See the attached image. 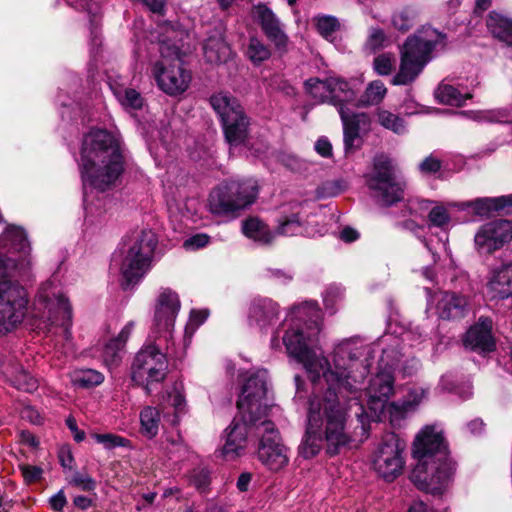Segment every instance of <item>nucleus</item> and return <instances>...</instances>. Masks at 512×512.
<instances>
[{
  "instance_id": "59",
  "label": "nucleus",
  "mask_w": 512,
  "mask_h": 512,
  "mask_svg": "<svg viewBox=\"0 0 512 512\" xmlns=\"http://www.w3.org/2000/svg\"><path fill=\"white\" fill-rule=\"evenodd\" d=\"M359 131L360 130H344V144L346 150L356 149L361 146L362 139Z\"/></svg>"
},
{
  "instance_id": "49",
  "label": "nucleus",
  "mask_w": 512,
  "mask_h": 512,
  "mask_svg": "<svg viewBox=\"0 0 512 512\" xmlns=\"http://www.w3.org/2000/svg\"><path fill=\"white\" fill-rule=\"evenodd\" d=\"M396 64L395 57L390 54H381L374 59V70L381 76L389 75Z\"/></svg>"
},
{
  "instance_id": "19",
  "label": "nucleus",
  "mask_w": 512,
  "mask_h": 512,
  "mask_svg": "<svg viewBox=\"0 0 512 512\" xmlns=\"http://www.w3.org/2000/svg\"><path fill=\"white\" fill-rule=\"evenodd\" d=\"M31 247L23 229L15 226L8 227L0 236V252L3 259L16 260L13 269L25 270L31 266L29 258Z\"/></svg>"
},
{
  "instance_id": "5",
  "label": "nucleus",
  "mask_w": 512,
  "mask_h": 512,
  "mask_svg": "<svg viewBox=\"0 0 512 512\" xmlns=\"http://www.w3.org/2000/svg\"><path fill=\"white\" fill-rule=\"evenodd\" d=\"M319 332V310L314 309L313 316L309 322L305 323V325H302L300 322H294L286 330L283 336V343L288 354L304 365L312 382H316L322 375L330 387L334 384H339L347 389H352V384L349 381L341 382V377L338 373L325 372L328 360L313 347L314 339Z\"/></svg>"
},
{
  "instance_id": "18",
  "label": "nucleus",
  "mask_w": 512,
  "mask_h": 512,
  "mask_svg": "<svg viewBox=\"0 0 512 512\" xmlns=\"http://www.w3.org/2000/svg\"><path fill=\"white\" fill-rule=\"evenodd\" d=\"M512 240V222L505 219L490 221L482 225L474 237L480 253L491 254Z\"/></svg>"
},
{
  "instance_id": "26",
  "label": "nucleus",
  "mask_w": 512,
  "mask_h": 512,
  "mask_svg": "<svg viewBox=\"0 0 512 512\" xmlns=\"http://www.w3.org/2000/svg\"><path fill=\"white\" fill-rule=\"evenodd\" d=\"M487 288L492 298L507 299L512 296V261L494 269Z\"/></svg>"
},
{
  "instance_id": "53",
  "label": "nucleus",
  "mask_w": 512,
  "mask_h": 512,
  "mask_svg": "<svg viewBox=\"0 0 512 512\" xmlns=\"http://www.w3.org/2000/svg\"><path fill=\"white\" fill-rule=\"evenodd\" d=\"M428 391L422 387H415L408 391L403 400L406 406L413 411L427 397Z\"/></svg>"
},
{
  "instance_id": "3",
  "label": "nucleus",
  "mask_w": 512,
  "mask_h": 512,
  "mask_svg": "<svg viewBox=\"0 0 512 512\" xmlns=\"http://www.w3.org/2000/svg\"><path fill=\"white\" fill-rule=\"evenodd\" d=\"M124 171L120 139L110 130H90L81 148V174L84 183L105 191Z\"/></svg>"
},
{
  "instance_id": "42",
  "label": "nucleus",
  "mask_w": 512,
  "mask_h": 512,
  "mask_svg": "<svg viewBox=\"0 0 512 512\" xmlns=\"http://www.w3.org/2000/svg\"><path fill=\"white\" fill-rule=\"evenodd\" d=\"M12 384L19 390L25 392H33L38 388V381L31 376L26 370L20 367L14 374L11 375Z\"/></svg>"
},
{
  "instance_id": "9",
  "label": "nucleus",
  "mask_w": 512,
  "mask_h": 512,
  "mask_svg": "<svg viewBox=\"0 0 512 512\" xmlns=\"http://www.w3.org/2000/svg\"><path fill=\"white\" fill-rule=\"evenodd\" d=\"M168 362L160 348L151 344L141 349L135 356L131 367L133 382L150 394L154 384L161 383L167 375Z\"/></svg>"
},
{
  "instance_id": "24",
  "label": "nucleus",
  "mask_w": 512,
  "mask_h": 512,
  "mask_svg": "<svg viewBox=\"0 0 512 512\" xmlns=\"http://www.w3.org/2000/svg\"><path fill=\"white\" fill-rule=\"evenodd\" d=\"M279 316V307L269 298H256L249 307L248 321L251 326L265 329L276 323Z\"/></svg>"
},
{
  "instance_id": "10",
  "label": "nucleus",
  "mask_w": 512,
  "mask_h": 512,
  "mask_svg": "<svg viewBox=\"0 0 512 512\" xmlns=\"http://www.w3.org/2000/svg\"><path fill=\"white\" fill-rule=\"evenodd\" d=\"M266 370H259L251 374L243 385L241 395L237 401L240 417L248 423H256L267 419L268 405L265 401L268 387Z\"/></svg>"
},
{
  "instance_id": "27",
  "label": "nucleus",
  "mask_w": 512,
  "mask_h": 512,
  "mask_svg": "<svg viewBox=\"0 0 512 512\" xmlns=\"http://www.w3.org/2000/svg\"><path fill=\"white\" fill-rule=\"evenodd\" d=\"M437 313L442 319H460L467 313V300L463 296L446 292L438 300Z\"/></svg>"
},
{
  "instance_id": "22",
  "label": "nucleus",
  "mask_w": 512,
  "mask_h": 512,
  "mask_svg": "<svg viewBox=\"0 0 512 512\" xmlns=\"http://www.w3.org/2000/svg\"><path fill=\"white\" fill-rule=\"evenodd\" d=\"M248 434L254 435V425L242 417L240 420L235 418L224 432L225 442L219 450L220 455L229 461L240 457L245 450Z\"/></svg>"
},
{
  "instance_id": "35",
  "label": "nucleus",
  "mask_w": 512,
  "mask_h": 512,
  "mask_svg": "<svg viewBox=\"0 0 512 512\" xmlns=\"http://www.w3.org/2000/svg\"><path fill=\"white\" fill-rule=\"evenodd\" d=\"M141 433L148 439L155 437L159 430L160 412L157 408L147 406L140 413Z\"/></svg>"
},
{
  "instance_id": "55",
  "label": "nucleus",
  "mask_w": 512,
  "mask_h": 512,
  "mask_svg": "<svg viewBox=\"0 0 512 512\" xmlns=\"http://www.w3.org/2000/svg\"><path fill=\"white\" fill-rule=\"evenodd\" d=\"M401 227L407 231H410L412 232L413 234H415L420 240L421 242L425 245V247L428 249L429 252L432 253L433 255V259L434 261H436V253L432 250L429 242L427 241L426 238L424 237H420L419 233L421 231L424 230V226L422 225H419L418 223H416L414 220H411V219H408V220H405L401 223Z\"/></svg>"
},
{
  "instance_id": "48",
  "label": "nucleus",
  "mask_w": 512,
  "mask_h": 512,
  "mask_svg": "<svg viewBox=\"0 0 512 512\" xmlns=\"http://www.w3.org/2000/svg\"><path fill=\"white\" fill-rule=\"evenodd\" d=\"M68 483L74 487H77L83 491L91 492L96 488V481L88 473L75 471Z\"/></svg>"
},
{
  "instance_id": "7",
  "label": "nucleus",
  "mask_w": 512,
  "mask_h": 512,
  "mask_svg": "<svg viewBox=\"0 0 512 512\" xmlns=\"http://www.w3.org/2000/svg\"><path fill=\"white\" fill-rule=\"evenodd\" d=\"M257 195L258 185L253 179L226 181L211 191L208 209L216 216L235 217L252 205Z\"/></svg>"
},
{
  "instance_id": "44",
  "label": "nucleus",
  "mask_w": 512,
  "mask_h": 512,
  "mask_svg": "<svg viewBox=\"0 0 512 512\" xmlns=\"http://www.w3.org/2000/svg\"><path fill=\"white\" fill-rule=\"evenodd\" d=\"M415 16V12L411 9L399 10L392 16V25L399 31L406 32L414 25Z\"/></svg>"
},
{
  "instance_id": "63",
  "label": "nucleus",
  "mask_w": 512,
  "mask_h": 512,
  "mask_svg": "<svg viewBox=\"0 0 512 512\" xmlns=\"http://www.w3.org/2000/svg\"><path fill=\"white\" fill-rule=\"evenodd\" d=\"M66 425L73 432V437L76 442H81L85 439V432L78 429L76 420L73 417L66 419Z\"/></svg>"
},
{
  "instance_id": "51",
  "label": "nucleus",
  "mask_w": 512,
  "mask_h": 512,
  "mask_svg": "<svg viewBox=\"0 0 512 512\" xmlns=\"http://www.w3.org/2000/svg\"><path fill=\"white\" fill-rule=\"evenodd\" d=\"M377 122L383 128H398L403 125V119L388 110H379L377 113Z\"/></svg>"
},
{
  "instance_id": "50",
  "label": "nucleus",
  "mask_w": 512,
  "mask_h": 512,
  "mask_svg": "<svg viewBox=\"0 0 512 512\" xmlns=\"http://www.w3.org/2000/svg\"><path fill=\"white\" fill-rule=\"evenodd\" d=\"M225 139L228 144L232 147H238L244 145L252 148L250 140L248 138L247 130H224Z\"/></svg>"
},
{
  "instance_id": "6",
  "label": "nucleus",
  "mask_w": 512,
  "mask_h": 512,
  "mask_svg": "<svg viewBox=\"0 0 512 512\" xmlns=\"http://www.w3.org/2000/svg\"><path fill=\"white\" fill-rule=\"evenodd\" d=\"M443 35L431 27H423L409 37L401 49L399 71L392 79L393 85L413 82L430 60V53L442 42Z\"/></svg>"
},
{
  "instance_id": "13",
  "label": "nucleus",
  "mask_w": 512,
  "mask_h": 512,
  "mask_svg": "<svg viewBox=\"0 0 512 512\" xmlns=\"http://www.w3.org/2000/svg\"><path fill=\"white\" fill-rule=\"evenodd\" d=\"M254 436L259 438L257 456L271 471H279L288 464L287 448L282 444L275 424L264 419L253 424Z\"/></svg>"
},
{
  "instance_id": "43",
  "label": "nucleus",
  "mask_w": 512,
  "mask_h": 512,
  "mask_svg": "<svg viewBox=\"0 0 512 512\" xmlns=\"http://www.w3.org/2000/svg\"><path fill=\"white\" fill-rule=\"evenodd\" d=\"M450 214L442 205L432 207L428 213V221L430 227L445 229L450 223Z\"/></svg>"
},
{
  "instance_id": "14",
  "label": "nucleus",
  "mask_w": 512,
  "mask_h": 512,
  "mask_svg": "<svg viewBox=\"0 0 512 512\" xmlns=\"http://www.w3.org/2000/svg\"><path fill=\"white\" fill-rule=\"evenodd\" d=\"M329 83L331 84V103L338 109L343 128H362L370 125V116L354 109L353 102L356 99L354 85L335 77H330Z\"/></svg>"
},
{
  "instance_id": "34",
  "label": "nucleus",
  "mask_w": 512,
  "mask_h": 512,
  "mask_svg": "<svg viewBox=\"0 0 512 512\" xmlns=\"http://www.w3.org/2000/svg\"><path fill=\"white\" fill-rule=\"evenodd\" d=\"M435 96L443 104L457 106L471 98L469 92H462L459 88L448 83H441L435 91Z\"/></svg>"
},
{
  "instance_id": "57",
  "label": "nucleus",
  "mask_w": 512,
  "mask_h": 512,
  "mask_svg": "<svg viewBox=\"0 0 512 512\" xmlns=\"http://www.w3.org/2000/svg\"><path fill=\"white\" fill-rule=\"evenodd\" d=\"M170 404L173 406L175 416L185 412L186 400L185 396L177 387H174L173 391L169 394Z\"/></svg>"
},
{
  "instance_id": "20",
  "label": "nucleus",
  "mask_w": 512,
  "mask_h": 512,
  "mask_svg": "<svg viewBox=\"0 0 512 512\" xmlns=\"http://www.w3.org/2000/svg\"><path fill=\"white\" fill-rule=\"evenodd\" d=\"M210 104L219 116L222 128H247L250 119L236 98L218 92L210 97Z\"/></svg>"
},
{
  "instance_id": "36",
  "label": "nucleus",
  "mask_w": 512,
  "mask_h": 512,
  "mask_svg": "<svg viewBox=\"0 0 512 512\" xmlns=\"http://www.w3.org/2000/svg\"><path fill=\"white\" fill-rule=\"evenodd\" d=\"M387 94V88L380 80L372 81L364 93L357 100V106H371L379 104Z\"/></svg>"
},
{
  "instance_id": "32",
  "label": "nucleus",
  "mask_w": 512,
  "mask_h": 512,
  "mask_svg": "<svg viewBox=\"0 0 512 512\" xmlns=\"http://www.w3.org/2000/svg\"><path fill=\"white\" fill-rule=\"evenodd\" d=\"M110 87L116 99L125 110H140L144 107L145 99L136 89L118 84H110Z\"/></svg>"
},
{
  "instance_id": "15",
  "label": "nucleus",
  "mask_w": 512,
  "mask_h": 512,
  "mask_svg": "<svg viewBox=\"0 0 512 512\" xmlns=\"http://www.w3.org/2000/svg\"><path fill=\"white\" fill-rule=\"evenodd\" d=\"M404 448V442L394 433L388 434L379 444L372 465L375 472L384 480L393 481L402 473Z\"/></svg>"
},
{
  "instance_id": "64",
  "label": "nucleus",
  "mask_w": 512,
  "mask_h": 512,
  "mask_svg": "<svg viewBox=\"0 0 512 512\" xmlns=\"http://www.w3.org/2000/svg\"><path fill=\"white\" fill-rule=\"evenodd\" d=\"M315 150L323 157H328L332 153V146L327 139H319L315 144Z\"/></svg>"
},
{
  "instance_id": "62",
  "label": "nucleus",
  "mask_w": 512,
  "mask_h": 512,
  "mask_svg": "<svg viewBox=\"0 0 512 512\" xmlns=\"http://www.w3.org/2000/svg\"><path fill=\"white\" fill-rule=\"evenodd\" d=\"M51 508L56 512H62L67 504V498L63 490H59L49 499Z\"/></svg>"
},
{
  "instance_id": "56",
  "label": "nucleus",
  "mask_w": 512,
  "mask_h": 512,
  "mask_svg": "<svg viewBox=\"0 0 512 512\" xmlns=\"http://www.w3.org/2000/svg\"><path fill=\"white\" fill-rule=\"evenodd\" d=\"M193 485L199 490H205L210 484V472L206 468L193 471L191 476Z\"/></svg>"
},
{
  "instance_id": "45",
  "label": "nucleus",
  "mask_w": 512,
  "mask_h": 512,
  "mask_svg": "<svg viewBox=\"0 0 512 512\" xmlns=\"http://www.w3.org/2000/svg\"><path fill=\"white\" fill-rule=\"evenodd\" d=\"M92 437L97 443L102 444L105 449H113L116 447H130V440L113 433L93 434Z\"/></svg>"
},
{
  "instance_id": "58",
  "label": "nucleus",
  "mask_w": 512,
  "mask_h": 512,
  "mask_svg": "<svg viewBox=\"0 0 512 512\" xmlns=\"http://www.w3.org/2000/svg\"><path fill=\"white\" fill-rule=\"evenodd\" d=\"M418 167L422 174H434L441 169L442 162L433 155H429L419 164Z\"/></svg>"
},
{
  "instance_id": "8",
  "label": "nucleus",
  "mask_w": 512,
  "mask_h": 512,
  "mask_svg": "<svg viewBox=\"0 0 512 512\" xmlns=\"http://www.w3.org/2000/svg\"><path fill=\"white\" fill-rule=\"evenodd\" d=\"M366 184L373 197L383 206L403 200L405 184L397 180L396 167L387 155L374 157L373 170L366 176Z\"/></svg>"
},
{
  "instance_id": "4",
  "label": "nucleus",
  "mask_w": 512,
  "mask_h": 512,
  "mask_svg": "<svg viewBox=\"0 0 512 512\" xmlns=\"http://www.w3.org/2000/svg\"><path fill=\"white\" fill-rule=\"evenodd\" d=\"M183 36L184 32L170 22L158 24V29L149 36L152 44L157 42L163 57L153 65L152 75L159 89L169 96L183 94L192 80L191 72L179 60Z\"/></svg>"
},
{
  "instance_id": "37",
  "label": "nucleus",
  "mask_w": 512,
  "mask_h": 512,
  "mask_svg": "<svg viewBox=\"0 0 512 512\" xmlns=\"http://www.w3.org/2000/svg\"><path fill=\"white\" fill-rule=\"evenodd\" d=\"M71 381L79 388L88 389L100 385L104 381V375L94 369H81L72 374Z\"/></svg>"
},
{
  "instance_id": "30",
  "label": "nucleus",
  "mask_w": 512,
  "mask_h": 512,
  "mask_svg": "<svg viewBox=\"0 0 512 512\" xmlns=\"http://www.w3.org/2000/svg\"><path fill=\"white\" fill-rule=\"evenodd\" d=\"M205 59L212 64L227 62L232 51L221 36L209 37L203 46Z\"/></svg>"
},
{
  "instance_id": "52",
  "label": "nucleus",
  "mask_w": 512,
  "mask_h": 512,
  "mask_svg": "<svg viewBox=\"0 0 512 512\" xmlns=\"http://www.w3.org/2000/svg\"><path fill=\"white\" fill-rule=\"evenodd\" d=\"M344 190V186L339 180L323 182L317 188V195L321 198L335 197Z\"/></svg>"
},
{
  "instance_id": "12",
  "label": "nucleus",
  "mask_w": 512,
  "mask_h": 512,
  "mask_svg": "<svg viewBox=\"0 0 512 512\" xmlns=\"http://www.w3.org/2000/svg\"><path fill=\"white\" fill-rule=\"evenodd\" d=\"M156 245V235L150 230H143L136 238L121 265L127 285L136 284L149 270Z\"/></svg>"
},
{
  "instance_id": "39",
  "label": "nucleus",
  "mask_w": 512,
  "mask_h": 512,
  "mask_svg": "<svg viewBox=\"0 0 512 512\" xmlns=\"http://www.w3.org/2000/svg\"><path fill=\"white\" fill-rule=\"evenodd\" d=\"M331 84L326 80L309 79L305 82L308 93L316 102H331Z\"/></svg>"
},
{
  "instance_id": "11",
  "label": "nucleus",
  "mask_w": 512,
  "mask_h": 512,
  "mask_svg": "<svg viewBox=\"0 0 512 512\" xmlns=\"http://www.w3.org/2000/svg\"><path fill=\"white\" fill-rule=\"evenodd\" d=\"M28 294L23 286L11 280L0 281V335L15 330L28 310Z\"/></svg>"
},
{
  "instance_id": "60",
  "label": "nucleus",
  "mask_w": 512,
  "mask_h": 512,
  "mask_svg": "<svg viewBox=\"0 0 512 512\" xmlns=\"http://www.w3.org/2000/svg\"><path fill=\"white\" fill-rule=\"evenodd\" d=\"M20 470L27 483L37 481L43 473V470L38 466L22 465Z\"/></svg>"
},
{
  "instance_id": "17",
  "label": "nucleus",
  "mask_w": 512,
  "mask_h": 512,
  "mask_svg": "<svg viewBox=\"0 0 512 512\" xmlns=\"http://www.w3.org/2000/svg\"><path fill=\"white\" fill-rule=\"evenodd\" d=\"M180 307L178 294L170 288H162L155 302L152 331L161 334L168 341Z\"/></svg>"
},
{
  "instance_id": "21",
  "label": "nucleus",
  "mask_w": 512,
  "mask_h": 512,
  "mask_svg": "<svg viewBox=\"0 0 512 512\" xmlns=\"http://www.w3.org/2000/svg\"><path fill=\"white\" fill-rule=\"evenodd\" d=\"M394 379L388 373H379L370 380L367 388L370 418L381 422L385 418V403L393 393Z\"/></svg>"
},
{
  "instance_id": "31",
  "label": "nucleus",
  "mask_w": 512,
  "mask_h": 512,
  "mask_svg": "<svg viewBox=\"0 0 512 512\" xmlns=\"http://www.w3.org/2000/svg\"><path fill=\"white\" fill-rule=\"evenodd\" d=\"M486 25L494 37L512 46V19L492 11L488 15Z\"/></svg>"
},
{
  "instance_id": "40",
  "label": "nucleus",
  "mask_w": 512,
  "mask_h": 512,
  "mask_svg": "<svg viewBox=\"0 0 512 512\" xmlns=\"http://www.w3.org/2000/svg\"><path fill=\"white\" fill-rule=\"evenodd\" d=\"M410 411L404 401L385 403V418L382 421L388 420L393 427H399Z\"/></svg>"
},
{
  "instance_id": "41",
  "label": "nucleus",
  "mask_w": 512,
  "mask_h": 512,
  "mask_svg": "<svg viewBox=\"0 0 512 512\" xmlns=\"http://www.w3.org/2000/svg\"><path fill=\"white\" fill-rule=\"evenodd\" d=\"M301 231V221L298 214L281 217L275 230L276 235L294 236Z\"/></svg>"
},
{
  "instance_id": "33",
  "label": "nucleus",
  "mask_w": 512,
  "mask_h": 512,
  "mask_svg": "<svg viewBox=\"0 0 512 512\" xmlns=\"http://www.w3.org/2000/svg\"><path fill=\"white\" fill-rule=\"evenodd\" d=\"M243 233L257 242L269 244L274 238V234L269 227L258 218L251 217L243 222Z\"/></svg>"
},
{
  "instance_id": "25",
  "label": "nucleus",
  "mask_w": 512,
  "mask_h": 512,
  "mask_svg": "<svg viewBox=\"0 0 512 512\" xmlns=\"http://www.w3.org/2000/svg\"><path fill=\"white\" fill-rule=\"evenodd\" d=\"M254 16L259 21L262 30L278 48L285 47L288 37L282 29V25L271 9L259 5L254 9Z\"/></svg>"
},
{
  "instance_id": "47",
  "label": "nucleus",
  "mask_w": 512,
  "mask_h": 512,
  "mask_svg": "<svg viewBox=\"0 0 512 512\" xmlns=\"http://www.w3.org/2000/svg\"><path fill=\"white\" fill-rule=\"evenodd\" d=\"M338 27L337 19L332 16H321L317 18V29L319 33L330 42H334V34L337 32Z\"/></svg>"
},
{
  "instance_id": "28",
  "label": "nucleus",
  "mask_w": 512,
  "mask_h": 512,
  "mask_svg": "<svg viewBox=\"0 0 512 512\" xmlns=\"http://www.w3.org/2000/svg\"><path fill=\"white\" fill-rule=\"evenodd\" d=\"M456 117H468L480 125H512V109L454 112Z\"/></svg>"
},
{
  "instance_id": "46",
  "label": "nucleus",
  "mask_w": 512,
  "mask_h": 512,
  "mask_svg": "<svg viewBox=\"0 0 512 512\" xmlns=\"http://www.w3.org/2000/svg\"><path fill=\"white\" fill-rule=\"evenodd\" d=\"M247 55L253 63H261L270 57V50L257 38H251Z\"/></svg>"
},
{
  "instance_id": "38",
  "label": "nucleus",
  "mask_w": 512,
  "mask_h": 512,
  "mask_svg": "<svg viewBox=\"0 0 512 512\" xmlns=\"http://www.w3.org/2000/svg\"><path fill=\"white\" fill-rule=\"evenodd\" d=\"M476 215L488 216L506 206L504 198H479L466 204Z\"/></svg>"
},
{
  "instance_id": "61",
  "label": "nucleus",
  "mask_w": 512,
  "mask_h": 512,
  "mask_svg": "<svg viewBox=\"0 0 512 512\" xmlns=\"http://www.w3.org/2000/svg\"><path fill=\"white\" fill-rule=\"evenodd\" d=\"M209 242V236L206 234H197L189 239L185 240L184 247L186 248H192V249H199L204 246H206Z\"/></svg>"
},
{
  "instance_id": "16",
  "label": "nucleus",
  "mask_w": 512,
  "mask_h": 512,
  "mask_svg": "<svg viewBox=\"0 0 512 512\" xmlns=\"http://www.w3.org/2000/svg\"><path fill=\"white\" fill-rule=\"evenodd\" d=\"M37 301L47 310V318L52 325L62 328L63 337L71 338L72 310L68 299L53 289L52 283L43 284L38 293Z\"/></svg>"
},
{
  "instance_id": "29",
  "label": "nucleus",
  "mask_w": 512,
  "mask_h": 512,
  "mask_svg": "<svg viewBox=\"0 0 512 512\" xmlns=\"http://www.w3.org/2000/svg\"><path fill=\"white\" fill-rule=\"evenodd\" d=\"M132 326V323L124 326L118 336L114 339H111L105 345L103 349V359L107 366L113 367L119 364L121 360V352L131 334Z\"/></svg>"
},
{
  "instance_id": "23",
  "label": "nucleus",
  "mask_w": 512,
  "mask_h": 512,
  "mask_svg": "<svg viewBox=\"0 0 512 512\" xmlns=\"http://www.w3.org/2000/svg\"><path fill=\"white\" fill-rule=\"evenodd\" d=\"M464 345L470 350L484 354L495 349V340L492 336V321L481 317L471 326L464 337Z\"/></svg>"
},
{
  "instance_id": "54",
  "label": "nucleus",
  "mask_w": 512,
  "mask_h": 512,
  "mask_svg": "<svg viewBox=\"0 0 512 512\" xmlns=\"http://www.w3.org/2000/svg\"><path fill=\"white\" fill-rule=\"evenodd\" d=\"M387 42V37L384 31L380 28H371L369 32V36L366 42V45L372 49H380L385 46Z\"/></svg>"
},
{
  "instance_id": "2",
  "label": "nucleus",
  "mask_w": 512,
  "mask_h": 512,
  "mask_svg": "<svg viewBox=\"0 0 512 512\" xmlns=\"http://www.w3.org/2000/svg\"><path fill=\"white\" fill-rule=\"evenodd\" d=\"M413 454L418 463L411 473L412 482L422 491L441 494L456 471L442 432L425 427L414 441Z\"/></svg>"
},
{
  "instance_id": "1",
  "label": "nucleus",
  "mask_w": 512,
  "mask_h": 512,
  "mask_svg": "<svg viewBox=\"0 0 512 512\" xmlns=\"http://www.w3.org/2000/svg\"><path fill=\"white\" fill-rule=\"evenodd\" d=\"M366 348L355 340H345L334 349V369L328 365L325 372H336L352 384L347 389L339 384L328 388L323 397L315 396L309 402L305 433L298 448V453L305 459H311L324 449L332 457L340 454L351 443V436L346 431V411L341 405L340 397L345 393L357 391L352 368L357 365Z\"/></svg>"
}]
</instances>
